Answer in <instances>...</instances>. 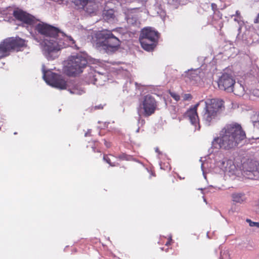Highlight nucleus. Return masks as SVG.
<instances>
[{"mask_svg": "<svg viewBox=\"0 0 259 259\" xmlns=\"http://www.w3.org/2000/svg\"><path fill=\"white\" fill-rule=\"evenodd\" d=\"M35 29L44 37L41 43L42 52L49 60L57 58L59 56V51L67 46L78 49L71 36L66 35L56 27L40 22L36 25Z\"/></svg>", "mask_w": 259, "mask_h": 259, "instance_id": "obj_1", "label": "nucleus"}, {"mask_svg": "<svg viewBox=\"0 0 259 259\" xmlns=\"http://www.w3.org/2000/svg\"><path fill=\"white\" fill-rule=\"evenodd\" d=\"M199 106L203 108L202 112V120L207 125H210L215 123L224 109V102L222 100L212 99L200 101L193 108L188 110L186 114L191 123L195 126L199 123L197 113V108Z\"/></svg>", "mask_w": 259, "mask_h": 259, "instance_id": "obj_2", "label": "nucleus"}, {"mask_svg": "<svg viewBox=\"0 0 259 259\" xmlns=\"http://www.w3.org/2000/svg\"><path fill=\"white\" fill-rule=\"evenodd\" d=\"M214 159L216 166L229 176L236 175L239 169H241L244 175L248 179H254L259 177L258 163L248 157H244L242 158L241 167L236 166L232 160L227 159L220 152L217 154Z\"/></svg>", "mask_w": 259, "mask_h": 259, "instance_id": "obj_3", "label": "nucleus"}, {"mask_svg": "<svg viewBox=\"0 0 259 259\" xmlns=\"http://www.w3.org/2000/svg\"><path fill=\"white\" fill-rule=\"evenodd\" d=\"M245 138V134L240 125H226L220 132V136L213 139L211 148L229 150L236 147Z\"/></svg>", "mask_w": 259, "mask_h": 259, "instance_id": "obj_4", "label": "nucleus"}, {"mask_svg": "<svg viewBox=\"0 0 259 259\" xmlns=\"http://www.w3.org/2000/svg\"><path fill=\"white\" fill-rule=\"evenodd\" d=\"M116 30L107 29L99 31L95 34L94 45L100 51L112 53L116 51L120 45V41L115 34Z\"/></svg>", "mask_w": 259, "mask_h": 259, "instance_id": "obj_5", "label": "nucleus"}, {"mask_svg": "<svg viewBox=\"0 0 259 259\" xmlns=\"http://www.w3.org/2000/svg\"><path fill=\"white\" fill-rule=\"evenodd\" d=\"M87 64V60L83 55H73L64 61V70L68 75H76L82 72Z\"/></svg>", "mask_w": 259, "mask_h": 259, "instance_id": "obj_6", "label": "nucleus"}, {"mask_svg": "<svg viewBox=\"0 0 259 259\" xmlns=\"http://www.w3.org/2000/svg\"><path fill=\"white\" fill-rule=\"evenodd\" d=\"M158 39V32L151 28H145L141 32L139 40L142 47L147 51L152 50Z\"/></svg>", "mask_w": 259, "mask_h": 259, "instance_id": "obj_7", "label": "nucleus"}, {"mask_svg": "<svg viewBox=\"0 0 259 259\" xmlns=\"http://www.w3.org/2000/svg\"><path fill=\"white\" fill-rule=\"evenodd\" d=\"M25 45V40L19 37L6 39L0 44V59L9 55L12 50L18 51Z\"/></svg>", "mask_w": 259, "mask_h": 259, "instance_id": "obj_8", "label": "nucleus"}, {"mask_svg": "<svg viewBox=\"0 0 259 259\" xmlns=\"http://www.w3.org/2000/svg\"><path fill=\"white\" fill-rule=\"evenodd\" d=\"M43 78L50 85L61 90L66 89V81L60 75L54 73L50 70H46L44 65L42 66Z\"/></svg>", "mask_w": 259, "mask_h": 259, "instance_id": "obj_9", "label": "nucleus"}, {"mask_svg": "<svg viewBox=\"0 0 259 259\" xmlns=\"http://www.w3.org/2000/svg\"><path fill=\"white\" fill-rule=\"evenodd\" d=\"M157 107V103L155 99L151 95L145 96L140 105L139 115L149 116L154 113Z\"/></svg>", "mask_w": 259, "mask_h": 259, "instance_id": "obj_10", "label": "nucleus"}, {"mask_svg": "<svg viewBox=\"0 0 259 259\" xmlns=\"http://www.w3.org/2000/svg\"><path fill=\"white\" fill-rule=\"evenodd\" d=\"M235 80L230 75L224 73L219 78L218 84L220 90L232 92V86Z\"/></svg>", "mask_w": 259, "mask_h": 259, "instance_id": "obj_11", "label": "nucleus"}, {"mask_svg": "<svg viewBox=\"0 0 259 259\" xmlns=\"http://www.w3.org/2000/svg\"><path fill=\"white\" fill-rule=\"evenodd\" d=\"M13 14L16 19L25 24L31 25H34L35 23L36 20L33 16L21 10L18 9L15 10Z\"/></svg>", "mask_w": 259, "mask_h": 259, "instance_id": "obj_12", "label": "nucleus"}, {"mask_svg": "<svg viewBox=\"0 0 259 259\" xmlns=\"http://www.w3.org/2000/svg\"><path fill=\"white\" fill-rule=\"evenodd\" d=\"M90 80L89 83H92L97 85H101L103 84L102 80L105 81L106 79V77L103 74H101L99 73H95L93 74L92 73L89 74Z\"/></svg>", "mask_w": 259, "mask_h": 259, "instance_id": "obj_13", "label": "nucleus"}, {"mask_svg": "<svg viewBox=\"0 0 259 259\" xmlns=\"http://www.w3.org/2000/svg\"><path fill=\"white\" fill-rule=\"evenodd\" d=\"M232 92H233L236 96H242L245 92L244 87L241 82L235 81L232 86Z\"/></svg>", "mask_w": 259, "mask_h": 259, "instance_id": "obj_14", "label": "nucleus"}, {"mask_svg": "<svg viewBox=\"0 0 259 259\" xmlns=\"http://www.w3.org/2000/svg\"><path fill=\"white\" fill-rule=\"evenodd\" d=\"M127 14H126V19L128 24L131 25H137L138 23V20L137 19V15L133 11Z\"/></svg>", "mask_w": 259, "mask_h": 259, "instance_id": "obj_15", "label": "nucleus"}, {"mask_svg": "<svg viewBox=\"0 0 259 259\" xmlns=\"http://www.w3.org/2000/svg\"><path fill=\"white\" fill-rule=\"evenodd\" d=\"M97 9V4L94 1H89L85 8V10L87 13L92 14L96 12Z\"/></svg>", "mask_w": 259, "mask_h": 259, "instance_id": "obj_16", "label": "nucleus"}, {"mask_svg": "<svg viewBox=\"0 0 259 259\" xmlns=\"http://www.w3.org/2000/svg\"><path fill=\"white\" fill-rule=\"evenodd\" d=\"M232 200L238 203H242L245 201L246 198L243 193H234L232 194Z\"/></svg>", "mask_w": 259, "mask_h": 259, "instance_id": "obj_17", "label": "nucleus"}, {"mask_svg": "<svg viewBox=\"0 0 259 259\" xmlns=\"http://www.w3.org/2000/svg\"><path fill=\"white\" fill-rule=\"evenodd\" d=\"M68 91L71 94L78 95H81L85 92L84 90L79 85L74 86L72 88L68 89Z\"/></svg>", "mask_w": 259, "mask_h": 259, "instance_id": "obj_18", "label": "nucleus"}, {"mask_svg": "<svg viewBox=\"0 0 259 259\" xmlns=\"http://www.w3.org/2000/svg\"><path fill=\"white\" fill-rule=\"evenodd\" d=\"M198 72L199 70L198 69L189 70L187 72H185V76L190 79H195L197 77Z\"/></svg>", "mask_w": 259, "mask_h": 259, "instance_id": "obj_19", "label": "nucleus"}, {"mask_svg": "<svg viewBox=\"0 0 259 259\" xmlns=\"http://www.w3.org/2000/svg\"><path fill=\"white\" fill-rule=\"evenodd\" d=\"M103 15L105 19L109 20L114 17V11L113 9L105 10L103 11Z\"/></svg>", "mask_w": 259, "mask_h": 259, "instance_id": "obj_20", "label": "nucleus"}, {"mask_svg": "<svg viewBox=\"0 0 259 259\" xmlns=\"http://www.w3.org/2000/svg\"><path fill=\"white\" fill-rule=\"evenodd\" d=\"M89 1L88 0H74L73 3L78 9H85Z\"/></svg>", "mask_w": 259, "mask_h": 259, "instance_id": "obj_21", "label": "nucleus"}, {"mask_svg": "<svg viewBox=\"0 0 259 259\" xmlns=\"http://www.w3.org/2000/svg\"><path fill=\"white\" fill-rule=\"evenodd\" d=\"M114 158V156L111 155H110V157L107 155H105L104 156L103 159L107 163H109L110 166H116L117 164H116L114 162H112V161L113 160V159Z\"/></svg>", "mask_w": 259, "mask_h": 259, "instance_id": "obj_22", "label": "nucleus"}, {"mask_svg": "<svg viewBox=\"0 0 259 259\" xmlns=\"http://www.w3.org/2000/svg\"><path fill=\"white\" fill-rule=\"evenodd\" d=\"M251 96L259 98V89H253L250 91V98Z\"/></svg>", "mask_w": 259, "mask_h": 259, "instance_id": "obj_23", "label": "nucleus"}, {"mask_svg": "<svg viewBox=\"0 0 259 259\" xmlns=\"http://www.w3.org/2000/svg\"><path fill=\"white\" fill-rule=\"evenodd\" d=\"M246 222L248 223L250 227H256L257 228H259V223L258 222H252L249 219H247Z\"/></svg>", "mask_w": 259, "mask_h": 259, "instance_id": "obj_24", "label": "nucleus"}, {"mask_svg": "<svg viewBox=\"0 0 259 259\" xmlns=\"http://www.w3.org/2000/svg\"><path fill=\"white\" fill-rule=\"evenodd\" d=\"M170 95L171 97L174 98L176 101H179L180 100V96L177 93L175 92H170Z\"/></svg>", "mask_w": 259, "mask_h": 259, "instance_id": "obj_25", "label": "nucleus"}, {"mask_svg": "<svg viewBox=\"0 0 259 259\" xmlns=\"http://www.w3.org/2000/svg\"><path fill=\"white\" fill-rule=\"evenodd\" d=\"M182 98L183 101H189L191 100L192 96L190 94H185L182 96Z\"/></svg>", "mask_w": 259, "mask_h": 259, "instance_id": "obj_26", "label": "nucleus"}, {"mask_svg": "<svg viewBox=\"0 0 259 259\" xmlns=\"http://www.w3.org/2000/svg\"><path fill=\"white\" fill-rule=\"evenodd\" d=\"M168 2L170 4H175L176 3H181L182 1V0H167Z\"/></svg>", "mask_w": 259, "mask_h": 259, "instance_id": "obj_27", "label": "nucleus"}, {"mask_svg": "<svg viewBox=\"0 0 259 259\" xmlns=\"http://www.w3.org/2000/svg\"><path fill=\"white\" fill-rule=\"evenodd\" d=\"M234 21L237 22L240 25V22L241 21V17L235 18L234 19Z\"/></svg>", "mask_w": 259, "mask_h": 259, "instance_id": "obj_28", "label": "nucleus"}, {"mask_svg": "<svg viewBox=\"0 0 259 259\" xmlns=\"http://www.w3.org/2000/svg\"><path fill=\"white\" fill-rule=\"evenodd\" d=\"M235 16H236L237 17H241V15H240V13L239 12V11H236V14L235 15H233L232 16V17H234Z\"/></svg>", "mask_w": 259, "mask_h": 259, "instance_id": "obj_29", "label": "nucleus"}, {"mask_svg": "<svg viewBox=\"0 0 259 259\" xmlns=\"http://www.w3.org/2000/svg\"><path fill=\"white\" fill-rule=\"evenodd\" d=\"M121 159H126V156L124 154H122L119 156Z\"/></svg>", "mask_w": 259, "mask_h": 259, "instance_id": "obj_30", "label": "nucleus"}, {"mask_svg": "<svg viewBox=\"0 0 259 259\" xmlns=\"http://www.w3.org/2000/svg\"><path fill=\"white\" fill-rule=\"evenodd\" d=\"M171 241V236H170L169 238V240L166 243V245H168L170 244V242Z\"/></svg>", "mask_w": 259, "mask_h": 259, "instance_id": "obj_31", "label": "nucleus"}, {"mask_svg": "<svg viewBox=\"0 0 259 259\" xmlns=\"http://www.w3.org/2000/svg\"><path fill=\"white\" fill-rule=\"evenodd\" d=\"M254 126L258 127L259 128V120L257 121H255L254 124Z\"/></svg>", "mask_w": 259, "mask_h": 259, "instance_id": "obj_32", "label": "nucleus"}, {"mask_svg": "<svg viewBox=\"0 0 259 259\" xmlns=\"http://www.w3.org/2000/svg\"><path fill=\"white\" fill-rule=\"evenodd\" d=\"M204 165H205V163H201V169L202 170V171L204 172Z\"/></svg>", "mask_w": 259, "mask_h": 259, "instance_id": "obj_33", "label": "nucleus"}, {"mask_svg": "<svg viewBox=\"0 0 259 259\" xmlns=\"http://www.w3.org/2000/svg\"><path fill=\"white\" fill-rule=\"evenodd\" d=\"M91 133V130H88V132L85 134V136L87 137L88 135Z\"/></svg>", "mask_w": 259, "mask_h": 259, "instance_id": "obj_34", "label": "nucleus"}, {"mask_svg": "<svg viewBox=\"0 0 259 259\" xmlns=\"http://www.w3.org/2000/svg\"><path fill=\"white\" fill-rule=\"evenodd\" d=\"M105 144L107 147H109L110 146V144L108 143L106 141H105Z\"/></svg>", "mask_w": 259, "mask_h": 259, "instance_id": "obj_35", "label": "nucleus"}, {"mask_svg": "<svg viewBox=\"0 0 259 259\" xmlns=\"http://www.w3.org/2000/svg\"><path fill=\"white\" fill-rule=\"evenodd\" d=\"M155 150L156 152L158 153L159 154L160 153V152H159L158 148H155Z\"/></svg>", "mask_w": 259, "mask_h": 259, "instance_id": "obj_36", "label": "nucleus"}, {"mask_svg": "<svg viewBox=\"0 0 259 259\" xmlns=\"http://www.w3.org/2000/svg\"><path fill=\"white\" fill-rule=\"evenodd\" d=\"M258 21H259V14L258 15L256 21H255V22H257Z\"/></svg>", "mask_w": 259, "mask_h": 259, "instance_id": "obj_37", "label": "nucleus"}, {"mask_svg": "<svg viewBox=\"0 0 259 259\" xmlns=\"http://www.w3.org/2000/svg\"><path fill=\"white\" fill-rule=\"evenodd\" d=\"M139 129L138 128V129L137 130V132H139Z\"/></svg>", "mask_w": 259, "mask_h": 259, "instance_id": "obj_38", "label": "nucleus"}]
</instances>
